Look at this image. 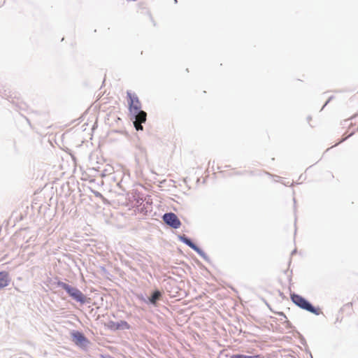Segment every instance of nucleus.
<instances>
[{"label":"nucleus","mask_w":358,"mask_h":358,"mask_svg":"<svg viewBox=\"0 0 358 358\" xmlns=\"http://www.w3.org/2000/svg\"><path fill=\"white\" fill-rule=\"evenodd\" d=\"M128 110L130 120L136 131H143L147 120V113L142 110L141 103L135 93L127 92Z\"/></svg>","instance_id":"obj_1"},{"label":"nucleus","mask_w":358,"mask_h":358,"mask_svg":"<svg viewBox=\"0 0 358 358\" xmlns=\"http://www.w3.org/2000/svg\"><path fill=\"white\" fill-rule=\"evenodd\" d=\"M292 301L299 307L308 310L315 315H320L321 310L319 308H314L308 301L300 295L293 294L291 295Z\"/></svg>","instance_id":"obj_2"},{"label":"nucleus","mask_w":358,"mask_h":358,"mask_svg":"<svg viewBox=\"0 0 358 358\" xmlns=\"http://www.w3.org/2000/svg\"><path fill=\"white\" fill-rule=\"evenodd\" d=\"M58 286L65 289L69 295L76 301L81 303H85L86 302L85 296L78 289L73 287L63 282H59Z\"/></svg>","instance_id":"obj_3"},{"label":"nucleus","mask_w":358,"mask_h":358,"mask_svg":"<svg viewBox=\"0 0 358 358\" xmlns=\"http://www.w3.org/2000/svg\"><path fill=\"white\" fill-rule=\"evenodd\" d=\"M162 219L166 225L173 229H179L182 224L180 219L173 212L165 213Z\"/></svg>","instance_id":"obj_4"},{"label":"nucleus","mask_w":358,"mask_h":358,"mask_svg":"<svg viewBox=\"0 0 358 358\" xmlns=\"http://www.w3.org/2000/svg\"><path fill=\"white\" fill-rule=\"evenodd\" d=\"M136 138H138L137 142L134 143L135 148L137 152H135V162L138 165H140L142 161H145V162H148V154L145 148L141 145L139 142V137L136 135Z\"/></svg>","instance_id":"obj_5"},{"label":"nucleus","mask_w":358,"mask_h":358,"mask_svg":"<svg viewBox=\"0 0 358 358\" xmlns=\"http://www.w3.org/2000/svg\"><path fill=\"white\" fill-rule=\"evenodd\" d=\"M106 326L111 330L129 329L130 328L129 324L126 321L123 320L120 322L110 321L107 323Z\"/></svg>","instance_id":"obj_6"},{"label":"nucleus","mask_w":358,"mask_h":358,"mask_svg":"<svg viewBox=\"0 0 358 358\" xmlns=\"http://www.w3.org/2000/svg\"><path fill=\"white\" fill-rule=\"evenodd\" d=\"M177 237L180 242L189 247L192 250H194L197 245V244L195 243L191 238L185 234H178Z\"/></svg>","instance_id":"obj_7"},{"label":"nucleus","mask_w":358,"mask_h":358,"mask_svg":"<svg viewBox=\"0 0 358 358\" xmlns=\"http://www.w3.org/2000/svg\"><path fill=\"white\" fill-rule=\"evenodd\" d=\"M71 336L76 345H82L87 341L85 336L79 331H73Z\"/></svg>","instance_id":"obj_8"},{"label":"nucleus","mask_w":358,"mask_h":358,"mask_svg":"<svg viewBox=\"0 0 358 358\" xmlns=\"http://www.w3.org/2000/svg\"><path fill=\"white\" fill-rule=\"evenodd\" d=\"M193 250L196 252L200 257H201L205 261H206L210 266H215V264H213L209 257L198 245L194 248Z\"/></svg>","instance_id":"obj_9"},{"label":"nucleus","mask_w":358,"mask_h":358,"mask_svg":"<svg viewBox=\"0 0 358 358\" xmlns=\"http://www.w3.org/2000/svg\"><path fill=\"white\" fill-rule=\"evenodd\" d=\"M9 277L6 271L0 272V288H3L8 285Z\"/></svg>","instance_id":"obj_10"},{"label":"nucleus","mask_w":358,"mask_h":358,"mask_svg":"<svg viewBox=\"0 0 358 358\" xmlns=\"http://www.w3.org/2000/svg\"><path fill=\"white\" fill-rule=\"evenodd\" d=\"M230 358H263L260 355H255V356H247L244 355L237 354V355H233L230 356Z\"/></svg>","instance_id":"obj_11"},{"label":"nucleus","mask_w":358,"mask_h":358,"mask_svg":"<svg viewBox=\"0 0 358 358\" xmlns=\"http://www.w3.org/2000/svg\"><path fill=\"white\" fill-rule=\"evenodd\" d=\"M161 296V293L159 291H155L151 298L150 299V301L152 303H155L156 301L159 299V297Z\"/></svg>","instance_id":"obj_12"},{"label":"nucleus","mask_w":358,"mask_h":358,"mask_svg":"<svg viewBox=\"0 0 358 358\" xmlns=\"http://www.w3.org/2000/svg\"><path fill=\"white\" fill-rule=\"evenodd\" d=\"M134 200L138 205L143 204V203L145 201V199L143 198V196L140 194L134 196Z\"/></svg>","instance_id":"obj_13"},{"label":"nucleus","mask_w":358,"mask_h":358,"mask_svg":"<svg viewBox=\"0 0 358 358\" xmlns=\"http://www.w3.org/2000/svg\"><path fill=\"white\" fill-rule=\"evenodd\" d=\"M92 192L94 194L96 197L103 199V196L102 194L96 190H92Z\"/></svg>","instance_id":"obj_14"},{"label":"nucleus","mask_w":358,"mask_h":358,"mask_svg":"<svg viewBox=\"0 0 358 358\" xmlns=\"http://www.w3.org/2000/svg\"><path fill=\"white\" fill-rule=\"evenodd\" d=\"M354 134H355V131L351 132L350 134L348 136L343 138L342 139H341V141L338 143H336L335 145V146L338 145L339 143H341L345 141L348 139V137H350V136H353Z\"/></svg>","instance_id":"obj_15"},{"label":"nucleus","mask_w":358,"mask_h":358,"mask_svg":"<svg viewBox=\"0 0 358 358\" xmlns=\"http://www.w3.org/2000/svg\"><path fill=\"white\" fill-rule=\"evenodd\" d=\"M329 102H330V101L327 99L326 101V102L324 103V104L323 105L322 108H324Z\"/></svg>","instance_id":"obj_16"},{"label":"nucleus","mask_w":358,"mask_h":358,"mask_svg":"<svg viewBox=\"0 0 358 358\" xmlns=\"http://www.w3.org/2000/svg\"><path fill=\"white\" fill-rule=\"evenodd\" d=\"M346 307H350V308H352V303H348L345 305Z\"/></svg>","instance_id":"obj_17"},{"label":"nucleus","mask_w":358,"mask_h":358,"mask_svg":"<svg viewBox=\"0 0 358 358\" xmlns=\"http://www.w3.org/2000/svg\"><path fill=\"white\" fill-rule=\"evenodd\" d=\"M220 356H224L225 357H229V355H227V354H224V352H222L220 353Z\"/></svg>","instance_id":"obj_18"},{"label":"nucleus","mask_w":358,"mask_h":358,"mask_svg":"<svg viewBox=\"0 0 358 358\" xmlns=\"http://www.w3.org/2000/svg\"><path fill=\"white\" fill-rule=\"evenodd\" d=\"M357 116H358V113L355 114L353 116H352V117H351V118H350V119H351V120L355 119V118L356 117H357Z\"/></svg>","instance_id":"obj_19"},{"label":"nucleus","mask_w":358,"mask_h":358,"mask_svg":"<svg viewBox=\"0 0 358 358\" xmlns=\"http://www.w3.org/2000/svg\"><path fill=\"white\" fill-rule=\"evenodd\" d=\"M296 252V249H294L291 252V255H293L294 254H295Z\"/></svg>","instance_id":"obj_20"},{"label":"nucleus","mask_w":358,"mask_h":358,"mask_svg":"<svg viewBox=\"0 0 358 358\" xmlns=\"http://www.w3.org/2000/svg\"><path fill=\"white\" fill-rule=\"evenodd\" d=\"M214 164H215V161H213L212 162H211V161H210L208 163L209 165L213 164V166L214 165Z\"/></svg>","instance_id":"obj_21"},{"label":"nucleus","mask_w":358,"mask_h":358,"mask_svg":"<svg viewBox=\"0 0 358 358\" xmlns=\"http://www.w3.org/2000/svg\"><path fill=\"white\" fill-rule=\"evenodd\" d=\"M214 164H215V161H213L212 162H211V161H210L208 163L209 165L213 164V166L214 165Z\"/></svg>","instance_id":"obj_22"},{"label":"nucleus","mask_w":358,"mask_h":358,"mask_svg":"<svg viewBox=\"0 0 358 358\" xmlns=\"http://www.w3.org/2000/svg\"><path fill=\"white\" fill-rule=\"evenodd\" d=\"M171 268L176 269V268H179V267H177V266H171Z\"/></svg>","instance_id":"obj_23"},{"label":"nucleus","mask_w":358,"mask_h":358,"mask_svg":"<svg viewBox=\"0 0 358 358\" xmlns=\"http://www.w3.org/2000/svg\"><path fill=\"white\" fill-rule=\"evenodd\" d=\"M333 98H334V96H331L328 99V100H329V101H331L333 99Z\"/></svg>","instance_id":"obj_24"},{"label":"nucleus","mask_w":358,"mask_h":358,"mask_svg":"<svg viewBox=\"0 0 358 358\" xmlns=\"http://www.w3.org/2000/svg\"><path fill=\"white\" fill-rule=\"evenodd\" d=\"M99 268L103 269V268H105V267H104V266H100Z\"/></svg>","instance_id":"obj_25"},{"label":"nucleus","mask_w":358,"mask_h":358,"mask_svg":"<svg viewBox=\"0 0 358 358\" xmlns=\"http://www.w3.org/2000/svg\"><path fill=\"white\" fill-rule=\"evenodd\" d=\"M307 119H308V121H309V120H311V117H310V116H308Z\"/></svg>","instance_id":"obj_26"},{"label":"nucleus","mask_w":358,"mask_h":358,"mask_svg":"<svg viewBox=\"0 0 358 358\" xmlns=\"http://www.w3.org/2000/svg\"><path fill=\"white\" fill-rule=\"evenodd\" d=\"M101 176L103 177V176H106V174H105L104 173H102L101 174Z\"/></svg>","instance_id":"obj_27"},{"label":"nucleus","mask_w":358,"mask_h":358,"mask_svg":"<svg viewBox=\"0 0 358 358\" xmlns=\"http://www.w3.org/2000/svg\"><path fill=\"white\" fill-rule=\"evenodd\" d=\"M117 185H118L120 187H121V184H120V182L117 184Z\"/></svg>","instance_id":"obj_28"},{"label":"nucleus","mask_w":358,"mask_h":358,"mask_svg":"<svg viewBox=\"0 0 358 358\" xmlns=\"http://www.w3.org/2000/svg\"><path fill=\"white\" fill-rule=\"evenodd\" d=\"M293 200H294V203H296V199H295V198H294V199H293Z\"/></svg>","instance_id":"obj_29"},{"label":"nucleus","mask_w":358,"mask_h":358,"mask_svg":"<svg viewBox=\"0 0 358 358\" xmlns=\"http://www.w3.org/2000/svg\"><path fill=\"white\" fill-rule=\"evenodd\" d=\"M4 268L8 269V268H8V266H6V267H5Z\"/></svg>","instance_id":"obj_30"},{"label":"nucleus","mask_w":358,"mask_h":358,"mask_svg":"<svg viewBox=\"0 0 358 358\" xmlns=\"http://www.w3.org/2000/svg\"><path fill=\"white\" fill-rule=\"evenodd\" d=\"M174 1H175V3H176L178 2V1H177V0H174Z\"/></svg>","instance_id":"obj_31"},{"label":"nucleus","mask_w":358,"mask_h":358,"mask_svg":"<svg viewBox=\"0 0 358 358\" xmlns=\"http://www.w3.org/2000/svg\"><path fill=\"white\" fill-rule=\"evenodd\" d=\"M357 131H358V127H357Z\"/></svg>","instance_id":"obj_32"}]
</instances>
